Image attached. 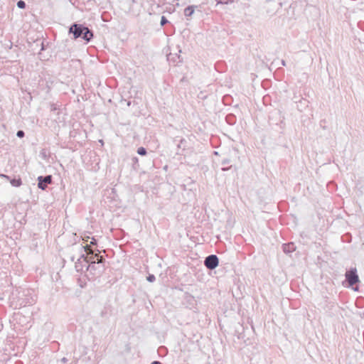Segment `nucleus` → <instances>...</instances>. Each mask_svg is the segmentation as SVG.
<instances>
[{"instance_id": "7ed1b4c3", "label": "nucleus", "mask_w": 364, "mask_h": 364, "mask_svg": "<svg viewBox=\"0 0 364 364\" xmlns=\"http://www.w3.org/2000/svg\"><path fill=\"white\" fill-rule=\"evenodd\" d=\"M346 279L350 287H353L354 284L359 282V277L357 274V269L352 268L346 273Z\"/></svg>"}, {"instance_id": "4468645a", "label": "nucleus", "mask_w": 364, "mask_h": 364, "mask_svg": "<svg viewBox=\"0 0 364 364\" xmlns=\"http://www.w3.org/2000/svg\"><path fill=\"white\" fill-rule=\"evenodd\" d=\"M168 22V21L167 20V18L165 17V16H161V26H164L165 24H166Z\"/></svg>"}, {"instance_id": "c85d7f7f", "label": "nucleus", "mask_w": 364, "mask_h": 364, "mask_svg": "<svg viewBox=\"0 0 364 364\" xmlns=\"http://www.w3.org/2000/svg\"><path fill=\"white\" fill-rule=\"evenodd\" d=\"M181 146V144H178V147L180 148Z\"/></svg>"}, {"instance_id": "a878e982", "label": "nucleus", "mask_w": 364, "mask_h": 364, "mask_svg": "<svg viewBox=\"0 0 364 364\" xmlns=\"http://www.w3.org/2000/svg\"><path fill=\"white\" fill-rule=\"evenodd\" d=\"M183 142H186V140H184V139H181V144H183Z\"/></svg>"}, {"instance_id": "b1692460", "label": "nucleus", "mask_w": 364, "mask_h": 364, "mask_svg": "<svg viewBox=\"0 0 364 364\" xmlns=\"http://www.w3.org/2000/svg\"><path fill=\"white\" fill-rule=\"evenodd\" d=\"M282 65L283 66H285V65H286V62H285V60H282Z\"/></svg>"}, {"instance_id": "ddd939ff", "label": "nucleus", "mask_w": 364, "mask_h": 364, "mask_svg": "<svg viewBox=\"0 0 364 364\" xmlns=\"http://www.w3.org/2000/svg\"><path fill=\"white\" fill-rule=\"evenodd\" d=\"M146 279L149 282H154L156 279V277L154 274H149V276L146 277Z\"/></svg>"}, {"instance_id": "aec40b11", "label": "nucleus", "mask_w": 364, "mask_h": 364, "mask_svg": "<svg viewBox=\"0 0 364 364\" xmlns=\"http://www.w3.org/2000/svg\"><path fill=\"white\" fill-rule=\"evenodd\" d=\"M90 239V237L89 236H85L82 240L85 241V242H88V240Z\"/></svg>"}, {"instance_id": "cd10ccee", "label": "nucleus", "mask_w": 364, "mask_h": 364, "mask_svg": "<svg viewBox=\"0 0 364 364\" xmlns=\"http://www.w3.org/2000/svg\"><path fill=\"white\" fill-rule=\"evenodd\" d=\"M279 7H282V3H279Z\"/></svg>"}, {"instance_id": "f03ea898", "label": "nucleus", "mask_w": 364, "mask_h": 364, "mask_svg": "<svg viewBox=\"0 0 364 364\" xmlns=\"http://www.w3.org/2000/svg\"><path fill=\"white\" fill-rule=\"evenodd\" d=\"M89 264L86 267V270H90V271H95L97 272H95L94 274H101L103 273L105 270V266L104 265H98L96 263L95 259H94V257L91 256L89 257Z\"/></svg>"}, {"instance_id": "393cba45", "label": "nucleus", "mask_w": 364, "mask_h": 364, "mask_svg": "<svg viewBox=\"0 0 364 364\" xmlns=\"http://www.w3.org/2000/svg\"><path fill=\"white\" fill-rule=\"evenodd\" d=\"M353 289L354 291H358V287H353Z\"/></svg>"}, {"instance_id": "9d476101", "label": "nucleus", "mask_w": 364, "mask_h": 364, "mask_svg": "<svg viewBox=\"0 0 364 364\" xmlns=\"http://www.w3.org/2000/svg\"><path fill=\"white\" fill-rule=\"evenodd\" d=\"M196 8H197V6H188L184 9V15L187 17L191 16L193 14Z\"/></svg>"}, {"instance_id": "f3484780", "label": "nucleus", "mask_w": 364, "mask_h": 364, "mask_svg": "<svg viewBox=\"0 0 364 364\" xmlns=\"http://www.w3.org/2000/svg\"><path fill=\"white\" fill-rule=\"evenodd\" d=\"M97 244V240L95 238H92V240L90 241V245H95Z\"/></svg>"}, {"instance_id": "1a4fd4ad", "label": "nucleus", "mask_w": 364, "mask_h": 364, "mask_svg": "<svg viewBox=\"0 0 364 364\" xmlns=\"http://www.w3.org/2000/svg\"><path fill=\"white\" fill-rule=\"evenodd\" d=\"M282 249L285 253L289 254V253L293 252L296 250V246H295L294 243L289 242L287 244H284L282 245Z\"/></svg>"}, {"instance_id": "9b49d317", "label": "nucleus", "mask_w": 364, "mask_h": 364, "mask_svg": "<svg viewBox=\"0 0 364 364\" xmlns=\"http://www.w3.org/2000/svg\"><path fill=\"white\" fill-rule=\"evenodd\" d=\"M137 153L141 156H144L146 154V149L144 147H139L137 149Z\"/></svg>"}, {"instance_id": "bb28decb", "label": "nucleus", "mask_w": 364, "mask_h": 364, "mask_svg": "<svg viewBox=\"0 0 364 364\" xmlns=\"http://www.w3.org/2000/svg\"><path fill=\"white\" fill-rule=\"evenodd\" d=\"M228 168H222V170H223V171H226V170H228Z\"/></svg>"}, {"instance_id": "423d86ee", "label": "nucleus", "mask_w": 364, "mask_h": 364, "mask_svg": "<svg viewBox=\"0 0 364 364\" xmlns=\"http://www.w3.org/2000/svg\"><path fill=\"white\" fill-rule=\"evenodd\" d=\"M90 260L89 257H85V255H82L80 258L77 259V261L75 262V269L77 272H82L84 267L88 265Z\"/></svg>"}, {"instance_id": "dca6fc26", "label": "nucleus", "mask_w": 364, "mask_h": 364, "mask_svg": "<svg viewBox=\"0 0 364 364\" xmlns=\"http://www.w3.org/2000/svg\"><path fill=\"white\" fill-rule=\"evenodd\" d=\"M25 135V133L23 130H18L16 133V136L19 138L23 137Z\"/></svg>"}, {"instance_id": "39448f33", "label": "nucleus", "mask_w": 364, "mask_h": 364, "mask_svg": "<svg viewBox=\"0 0 364 364\" xmlns=\"http://www.w3.org/2000/svg\"><path fill=\"white\" fill-rule=\"evenodd\" d=\"M38 187L41 190H46L47 186L52 183V176L47 175L46 176H40L38 177Z\"/></svg>"}, {"instance_id": "2eb2a0df", "label": "nucleus", "mask_w": 364, "mask_h": 364, "mask_svg": "<svg viewBox=\"0 0 364 364\" xmlns=\"http://www.w3.org/2000/svg\"><path fill=\"white\" fill-rule=\"evenodd\" d=\"M218 4H228L232 2L233 0H216Z\"/></svg>"}, {"instance_id": "f8f14e48", "label": "nucleus", "mask_w": 364, "mask_h": 364, "mask_svg": "<svg viewBox=\"0 0 364 364\" xmlns=\"http://www.w3.org/2000/svg\"><path fill=\"white\" fill-rule=\"evenodd\" d=\"M17 6L19 8V9H25L26 8V3L25 1H22V0H20L17 2Z\"/></svg>"}, {"instance_id": "0eeeda50", "label": "nucleus", "mask_w": 364, "mask_h": 364, "mask_svg": "<svg viewBox=\"0 0 364 364\" xmlns=\"http://www.w3.org/2000/svg\"><path fill=\"white\" fill-rule=\"evenodd\" d=\"M82 248L84 249L85 252H87V255H92V256L94 257V259L96 258L95 261L97 264L104 265L103 263L105 262V259L104 258L103 256H99L97 253L94 254L92 248L87 245L86 246L82 247Z\"/></svg>"}, {"instance_id": "a211bd4d", "label": "nucleus", "mask_w": 364, "mask_h": 364, "mask_svg": "<svg viewBox=\"0 0 364 364\" xmlns=\"http://www.w3.org/2000/svg\"><path fill=\"white\" fill-rule=\"evenodd\" d=\"M230 161L229 159H224L222 162L223 164H229Z\"/></svg>"}, {"instance_id": "4be33fe9", "label": "nucleus", "mask_w": 364, "mask_h": 364, "mask_svg": "<svg viewBox=\"0 0 364 364\" xmlns=\"http://www.w3.org/2000/svg\"><path fill=\"white\" fill-rule=\"evenodd\" d=\"M61 361H62L63 363H67V362H68V359H67L66 358H63L61 359Z\"/></svg>"}, {"instance_id": "f257e3e1", "label": "nucleus", "mask_w": 364, "mask_h": 364, "mask_svg": "<svg viewBox=\"0 0 364 364\" xmlns=\"http://www.w3.org/2000/svg\"><path fill=\"white\" fill-rule=\"evenodd\" d=\"M69 33L73 34L75 39L82 38L87 42H89L93 37L92 31L82 24L73 23L69 28Z\"/></svg>"}, {"instance_id": "20e7f679", "label": "nucleus", "mask_w": 364, "mask_h": 364, "mask_svg": "<svg viewBox=\"0 0 364 364\" xmlns=\"http://www.w3.org/2000/svg\"><path fill=\"white\" fill-rule=\"evenodd\" d=\"M204 264L208 269L213 270L218 266L219 260L215 255H210L205 259Z\"/></svg>"}, {"instance_id": "412c9836", "label": "nucleus", "mask_w": 364, "mask_h": 364, "mask_svg": "<svg viewBox=\"0 0 364 364\" xmlns=\"http://www.w3.org/2000/svg\"><path fill=\"white\" fill-rule=\"evenodd\" d=\"M303 102H304V105H307V103H308V102H307L306 100H304V99H302V100H299V102H300V103H302Z\"/></svg>"}, {"instance_id": "6e6552de", "label": "nucleus", "mask_w": 364, "mask_h": 364, "mask_svg": "<svg viewBox=\"0 0 364 364\" xmlns=\"http://www.w3.org/2000/svg\"><path fill=\"white\" fill-rule=\"evenodd\" d=\"M0 177L9 181L11 186L14 187H19L22 185V181L21 178L11 179L9 176L4 173H0Z\"/></svg>"}, {"instance_id": "5701e85b", "label": "nucleus", "mask_w": 364, "mask_h": 364, "mask_svg": "<svg viewBox=\"0 0 364 364\" xmlns=\"http://www.w3.org/2000/svg\"><path fill=\"white\" fill-rule=\"evenodd\" d=\"M151 364H161V363L156 360V361L152 362Z\"/></svg>"}, {"instance_id": "6ab92c4d", "label": "nucleus", "mask_w": 364, "mask_h": 364, "mask_svg": "<svg viewBox=\"0 0 364 364\" xmlns=\"http://www.w3.org/2000/svg\"><path fill=\"white\" fill-rule=\"evenodd\" d=\"M276 11H276V10H274V9H273V10H272V11H269V10L267 11V12H268L269 14H271V15L274 14L276 13Z\"/></svg>"}]
</instances>
